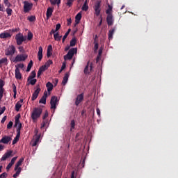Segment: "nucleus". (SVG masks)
<instances>
[{
    "mask_svg": "<svg viewBox=\"0 0 178 178\" xmlns=\"http://www.w3.org/2000/svg\"><path fill=\"white\" fill-rule=\"evenodd\" d=\"M42 113V108L40 107L34 108L32 113H31V119L33 120V122H35Z\"/></svg>",
    "mask_w": 178,
    "mask_h": 178,
    "instance_id": "obj_1",
    "label": "nucleus"
},
{
    "mask_svg": "<svg viewBox=\"0 0 178 178\" xmlns=\"http://www.w3.org/2000/svg\"><path fill=\"white\" fill-rule=\"evenodd\" d=\"M16 52V47L15 45H10L5 50V55L6 56H13Z\"/></svg>",
    "mask_w": 178,
    "mask_h": 178,
    "instance_id": "obj_2",
    "label": "nucleus"
},
{
    "mask_svg": "<svg viewBox=\"0 0 178 178\" xmlns=\"http://www.w3.org/2000/svg\"><path fill=\"white\" fill-rule=\"evenodd\" d=\"M26 40H27V38L24 37L23 33H19L15 35L17 45H22V44H23Z\"/></svg>",
    "mask_w": 178,
    "mask_h": 178,
    "instance_id": "obj_3",
    "label": "nucleus"
},
{
    "mask_svg": "<svg viewBox=\"0 0 178 178\" xmlns=\"http://www.w3.org/2000/svg\"><path fill=\"white\" fill-rule=\"evenodd\" d=\"M74 54H77V49L72 48L70 49L67 54L65 56H64V59L65 60H70L73 58Z\"/></svg>",
    "mask_w": 178,
    "mask_h": 178,
    "instance_id": "obj_4",
    "label": "nucleus"
},
{
    "mask_svg": "<svg viewBox=\"0 0 178 178\" xmlns=\"http://www.w3.org/2000/svg\"><path fill=\"white\" fill-rule=\"evenodd\" d=\"M111 12H112V6L108 5V9L106 11V13L108 15L106 18L108 26H112V14H111Z\"/></svg>",
    "mask_w": 178,
    "mask_h": 178,
    "instance_id": "obj_5",
    "label": "nucleus"
},
{
    "mask_svg": "<svg viewBox=\"0 0 178 178\" xmlns=\"http://www.w3.org/2000/svg\"><path fill=\"white\" fill-rule=\"evenodd\" d=\"M59 100H58V97L52 96L50 100V109H56V106L58 105Z\"/></svg>",
    "mask_w": 178,
    "mask_h": 178,
    "instance_id": "obj_6",
    "label": "nucleus"
},
{
    "mask_svg": "<svg viewBox=\"0 0 178 178\" xmlns=\"http://www.w3.org/2000/svg\"><path fill=\"white\" fill-rule=\"evenodd\" d=\"M95 15L96 16H99L101 13V1L98 0L95 2L94 6Z\"/></svg>",
    "mask_w": 178,
    "mask_h": 178,
    "instance_id": "obj_7",
    "label": "nucleus"
},
{
    "mask_svg": "<svg viewBox=\"0 0 178 178\" xmlns=\"http://www.w3.org/2000/svg\"><path fill=\"white\" fill-rule=\"evenodd\" d=\"M92 69H94V64L92 63H90L88 61L86 66L83 70L85 74H90V72H92Z\"/></svg>",
    "mask_w": 178,
    "mask_h": 178,
    "instance_id": "obj_8",
    "label": "nucleus"
},
{
    "mask_svg": "<svg viewBox=\"0 0 178 178\" xmlns=\"http://www.w3.org/2000/svg\"><path fill=\"white\" fill-rule=\"evenodd\" d=\"M27 58V55L26 54H18L15 56V58L13 60V62H24Z\"/></svg>",
    "mask_w": 178,
    "mask_h": 178,
    "instance_id": "obj_9",
    "label": "nucleus"
},
{
    "mask_svg": "<svg viewBox=\"0 0 178 178\" xmlns=\"http://www.w3.org/2000/svg\"><path fill=\"white\" fill-rule=\"evenodd\" d=\"M83 101H84V93H81L78 95L75 99L76 106H79V105H80Z\"/></svg>",
    "mask_w": 178,
    "mask_h": 178,
    "instance_id": "obj_10",
    "label": "nucleus"
},
{
    "mask_svg": "<svg viewBox=\"0 0 178 178\" xmlns=\"http://www.w3.org/2000/svg\"><path fill=\"white\" fill-rule=\"evenodd\" d=\"M40 91H41V88H40V85L36 86V90L34 91V92L32 95L31 99L33 101H35L36 98H38V95H40Z\"/></svg>",
    "mask_w": 178,
    "mask_h": 178,
    "instance_id": "obj_11",
    "label": "nucleus"
},
{
    "mask_svg": "<svg viewBox=\"0 0 178 178\" xmlns=\"http://www.w3.org/2000/svg\"><path fill=\"white\" fill-rule=\"evenodd\" d=\"M32 8L33 4L31 3H29V1L24 2V12H25V13L30 12V10L32 9Z\"/></svg>",
    "mask_w": 178,
    "mask_h": 178,
    "instance_id": "obj_12",
    "label": "nucleus"
},
{
    "mask_svg": "<svg viewBox=\"0 0 178 178\" xmlns=\"http://www.w3.org/2000/svg\"><path fill=\"white\" fill-rule=\"evenodd\" d=\"M40 137V135H35L33 136V139L31 141L32 147H37V145H38Z\"/></svg>",
    "mask_w": 178,
    "mask_h": 178,
    "instance_id": "obj_13",
    "label": "nucleus"
},
{
    "mask_svg": "<svg viewBox=\"0 0 178 178\" xmlns=\"http://www.w3.org/2000/svg\"><path fill=\"white\" fill-rule=\"evenodd\" d=\"M12 141V137L9 136H4L1 140L0 143L2 144H9Z\"/></svg>",
    "mask_w": 178,
    "mask_h": 178,
    "instance_id": "obj_14",
    "label": "nucleus"
},
{
    "mask_svg": "<svg viewBox=\"0 0 178 178\" xmlns=\"http://www.w3.org/2000/svg\"><path fill=\"white\" fill-rule=\"evenodd\" d=\"M20 118V114L17 115L16 117H15V126L17 127V131H20L21 129H22V123H20V120H19V118Z\"/></svg>",
    "mask_w": 178,
    "mask_h": 178,
    "instance_id": "obj_15",
    "label": "nucleus"
},
{
    "mask_svg": "<svg viewBox=\"0 0 178 178\" xmlns=\"http://www.w3.org/2000/svg\"><path fill=\"white\" fill-rule=\"evenodd\" d=\"M48 97V92L47 91L44 92L43 96L39 101V104H43L45 105L47 104V97Z\"/></svg>",
    "mask_w": 178,
    "mask_h": 178,
    "instance_id": "obj_16",
    "label": "nucleus"
},
{
    "mask_svg": "<svg viewBox=\"0 0 178 178\" xmlns=\"http://www.w3.org/2000/svg\"><path fill=\"white\" fill-rule=\"evenodd\" d=\"M23 99H21L19 101H18L16 104H15V109L16 111V112H19L20 111V108H22V106H23Z\"/></svg>",
    "mask_w": 178,
    "mask_h": 178,
    "instance_id": "obj_17",
    "label": "nucleus"
},
{
    "mask_svg": "<svg viewBox=\"0 0 178 178\" xmlns=\"http://www.w3.org/2000/svg\"><path fill=\"white\" fill-rule=\"evenodd\" d=\"M52 13H54V8L52 7H49L47 10V13H46V16H47V19H49V17H51V16H52Z\"/></svg>",
    "mask_w": 178,
    "mask_h": 178,
    "instance_id": "obj_18",
    "label": "nucleus"
},
{
    "mask_svg": "<svg viewBox=\"0 0 178 178\" xmlns=\"http://www.w3.org/2000/svg\"><path fill=\"white\" fill-rule=\"evenodd\" d=\"M15 79L17 80H22V73H20V70L19 67H17L15 70Z\"/></svg>",
    "mask_w": 178,
    "mask_h": 178,
    "instance_id": "obj_19",
    "label": "nucleus"
},
{
    "mask_svg": "<svg viewBox=\"0 0 178 178\" xmlns=\"http://www.w3.org/2000/svg\"><path fill=\"white\" fill-rule=\"evenodd\" d=\"M69 76H70V73H69V72H67L65 74V76H64V77L63 79V81H62V85L63 86H66V84H67V81L69 80Z\"/></svg>",
    "mask_w": 178,
    "mask_h": 178,
    "instance_id": "obj_20",
    "label": "nucleus"
},
{
    "mask_svg": "<svg viewBox=\"0 0 178 178\" xmlns=\"http://www.w3.org/2000/svg\"><path fill=\"white\" fill-rule=\"evenodd\" d=\"M46 87L47 88L48 93L51 94V91H52V90H54V84H52V83H51V82H47L46 84Z\"/></svg>",
    "mask_w": 178,
    "mask_h": 178,
    "instance_id": "obj_21",
    "label": "nucleus"
},
{
    "mask_svg": "<svg viewBox=\"0 0 178 178\" xmlns=\"http://www.w3.org/2000/svg\"><path fill=\"white\" fill-rule=\"evenodd\" d=\"M12 152H13L12 151H10L5 153L1 157V161H6V159H8V158H9L10 155H12Z\"/></svg>",
    "mask_w": 178,
    "mask_h": 178,
    "instance_id": "obj_22",
    "label": "nucleus"
},
{
    "mask_svg": "<svg viewBox=\"0 0 178 178\" xmlns=\"http://www.w3.org/2000/svg\"><path fill=\"white\" fill-rule=\"evenodd\" d=\"M23 161H24V158H21L17 162V163L15 164V170H17V169H19V166H22V163H23Z\"/></svg>",
    "mask_w": 178,
    "mask_h": 178,
    "instance_id": "obj_23",
    "label": "nucleus"
},
{
    "mask_svg": "<svg viewBox=\"0 0 178 178\" xmlns=\"http://www.w3.org/2000/svg\"><path fill=\"white\" fill-rule=\"evenodd\" d=\"M80 20H81V12H79L75 17V26L80 23Z\"/></svg>",
    "mask_w": 178,
    "mask_h": 178,
    "instance_id": "obj_24",
    "label": "nucleus"
},
{
    "mask_svg": "<svg viewBox=\"0 0 178 178\" xmlns=\"http://www.w3.org/2000/svg\"><path fill=\"white\" fill-rule=\"evenodd\" d=\"M12 37V35L9 33H1L0 34V38L5 39V38H10Z\"/></svg>",
    "mask_w": 178,
    "mask_h": 178,
    "instance_id": "obj_25",
    "label": "nucleus"
},
{
    "mask_svg": "<svg viewBox=\"0 0 178 178\" xmlns=\"http://www.w3.org/2000/svg\"><path fill=\"white\" fill-rule=\"evenodd\" d=\"M19 138H20V131L18 130V131H17V135L15 138L13 140V145H15V144H16L17 141H19Z\"/></svg>",
    "mask_w": 178,
    "mask_h": 178,
    "instance_id": "obj_26",
    "label": "nucleus"
},
{
    "mask_svg": "<svg viewBox=\"0 0 178 178\" xmlns=\"http://www.w3.org/2000/svg\"><path fill=\"white\" fill-rule=\"evenodd\" d=\"M2 65H8V58H3L0 60V67H2Z\"/></svg>",
    "mask_w": 178,
    "mask_h": 178,
    "instance_id": "obj_27",
    "label": "nucleus"
},
{
    "mask_svg": "<svg viewBox=\"0 0 178 178\" xmlns=\"http://www.w3.org/2000/svg\"><path fill=\"white\" fill-rule=\"evenodd\" d=\"M38 56V60H41V59H42V47H39Z\"/></svg>",
    "mask_w": 178,
    "mask_h": 178,
    "instance_id": "obj_28",
    "label": "nucleus"
},
{
    "mask_svg": "<svg viewBox=\"0 0 178 178\" xmlns=\"http://www.w3.org/2000/svg\"><path fill=\"white\" fill-rule=\"evenodd\" d=\"M52 55V45H49L47 47V56L49 58Z\"/></svg>",
    "mask_w": 178,
    "mask_h": 178,
    "instance_id": "obj_29",
    "label": "nucleus"
},
{
    "mask_svg": "<svg viewBox=\"0 0 178 178\" xmlns=\"http://www.w3.org/2000/svg\"><path fill=\"white\" fill-rule=\"evenodd\" d=\"M81 10L84 12H87V10H88V3H87V0L85 1L83 5L82 6Z\"/></svg>",
    "mask_w": 178,
    "mask_h": 178,
    "instance_id": "obj_30",
    "label": "nucleus"
},
{
    "mask_svg": "<svg viewBox=\"0 0 178 178\" xmlns=\"http://www.w3.org/2000/svg\"><path fill=\"white\" fill-rule=\"evenodd\" d=\"M54 38L56 41H60L62 40V36L59 35V33H56L54 34Z\"/></svg>",
    "mask_w": 178,
    "mask_h": 178,
    "instance_id": "obj_31",
    "label": "nucleus"
},
{
    "mask_svg": "<svg viewBox=\"0 0 178 178\" xmlns=\"http://www.w3.org/2000/svg\"><path fill=\"white\" fill-rule=\"evenodd\" d=\"M37 76V74L35 73V71H32L31 73V76L28 77L27 81H30L32 79H34Z\"/></svg>",
    "mask_w": 178,
    "mask_h": 178,
    "instance_id": "obj_32",
    "label": "nucleus"
},
{
    "mask_svg": "<svg viewBox=\"0 0 178 178\" xmlns=\"http://www.w3.org/2000/svg\"><path fill=\"white\" fill-rule=\"evenodd\" d=\"M31 67H33V60L29 61L26 68V72H30V70H31Z\"/></svg>",
    "mask_w": 178,
    "mask_h": 178,
    "instance_id": "obj_33",
    "label": "nucleus"
},
{
    "mask_svg": "<svg viewBox=\"0 0 178 178\" xmlns=\"http://www.w3.org/2000/svg\"><path fill=\"white\" fill-rule=\"evenodd\" d=\"M74 1L76 0H67V6H69V8H72V6H73V3L74 2Z\"/></svg>",
    "mask_w": 178,
    "mask_h": 178,
    "instance_id": "obj_34",
    "label": "nucleus"
},
{
    "mask_svg": "<svg viewBox=\"0 0 178 178\" xmlns=\"http://www.w3.org/2000/svg\"><path fill=\"white\" fill-rule=\"evenodd\" d=\"M6 13H7L8 16H12V13H13V10L10 8H7Z\"/></svg>",
    "mask_w": 178,
    "mask_h": 178,
    "instance_id": "obj_35",
    "label": "nucleus"
},
{
    "mask_svg": "<svg viewBox=\"0 0 178 178\" xmlns=\"http://www.w3.org/2000/svg\"><path fill=\"white\" fill-rule=\"evenodd\" d=\"M20 172H22V168H19L17 169V172L15 174L13 175V177H17V176H19V175H20Z\"/></svg>",
    "mask_w": 178,
    "mask_h": 178,
    "instance_id": "obj_36",
    "label": "nucleus"
},
{
    "mask_svg": "<svg viewBox=\"0 0 178 178\" xmlns=\"http://www.w3.org/2000/svg\"><path fill=\"white\" fill-rule=\"evenodd\" d=\"M29 83L28 84H31V86H34L35 84V83H37V80L35 79H30L29 81H28Z\"/></svg>",
    "mask_w": 178,
    "mask_h": 178,
    "instance_id": "obj_37",
    "label": "nucleus"
},
{
    "mask_svg": "<svg viewBox=\"0 0 178 178\" xmlns=\"http://www.w3.org/2000/svg\"><path fill=\"white\" fill-rule=\"evenodd\" d=\"M71 128H70V131H73V129H74L75 126H76V122H74V120H72L71 121Z\"/></svg>",
    "mask_w": 178,
    "mask_h": 178,
    "instance_id": "obj_38",
    "label": "nucleus"
},
{
    "mask_svg": "<svg viewBox=\"0 0 178 178\" xmlns=\"http://www.w3.org/2000/svg\"><path fill=\"white\" fill-rule=\"evenodd\" d=\"M76 40L75 38H72L71 40V41L70 42V47H74V45H76Z\"/></svg>",
    "mask_w": 178,
    "mask_h": 178,
    "instance_id": "obj_39",
    "label": "nucleus"
},
{
    "mask_svg": "<svg viewBox=\"0 0 178 178\" xmlns=\"http://www.w3.org/2000/svg\"><path fill=\"white\" fill-rule=\"evenodd\" d=\"M4 5H6V6L7 8H10L12 6V4L10 3V2H9V0H4Z\"/></svg>",
    "mask_w": 178,
    "mask_h": 178,
    "instance_id": "obj_40",
    "label": "nucleus"
},
{
    "mask_svg": "<svg viewBox=\"0 0 178 178\" xmlns=\"http://www.w3.org/2000/svg\"><path fill=\"white\" fill-rule=\"evenodd\" d=\"M3 92H5V89H0V102H1L2 98H3Z\"/></svg>",
    "mask_w": 178,
    "mask_h": 178,
    "instance_id": "obj_41",
    "label": "nucleus"
},
{
    "mask_svg": "<svg viewBox=\"0 0 178 178\" xmlns=\"http://www.w3.org/2000/svg\"><path fill=\"white\" fill-rule=\"evenodd\" d=\"M27 40L29 41H31V40H33V33L31 32L28 33Z\"/></svg>",
    "mask_w": 178,
    "mask_h": 178,
    "instance_id": "obj_42",
    "label": "nucleus"
},
{
    "mask_svg": "<svg viewBox=\"0 0 178 178\" xmlns=\"http://www.w3.org/2000/svg\"><path fill=\"white\" fill-rule=\"evenodd\" d=\"M28 20L29 22H35V16L31 15L30 17H28Z\"/></svg>",
    "mask_w": 178,
    "mask_h": 178,
    "instance_id": "obj_43",
    "label": "nucleus"
},
{
    "mask_svg": "<svg viewBox=\"0 0 178 178\" xmlns=\"http://www.w3.org/2000/svg\"><path fill=\"white\" fill-rule=\"evenodd\" d=\"M47 69H48V67H47V65H42L40 67L39 70L42 71V72H45V70H47Z\"/></svg>",
    "mask_w": 178,
    "mask_h": 178,
    "instance_id": "obj_44",
    "label": "nucleus"
},
{
    "mask_svg": "<svg viewBox=\"0 0 178 178\" xmlns=\"http://www.w3.org/2000/svg\"><path fill=\"white\" fill-rule=\"evenodd\" d=\"M3 86H5V82L2 79H0V90H4Z\"/></svg>",
    "mask_w": 178,
    "mask_h": 178,
    "instance_id": "obj_45",
    "label": "nucleus"
},
{
    "mask_svg": "<svg viewBox=\"0 0 178 178\" xmlns=\"http://www.w3.org/2000/svg\"><path fill=\"white\" fill-rule=\"evenodd\" d=\"M13 126V122L12 121H10L7 124V129H12Z\"/></svg>",
    "mask_w": 178,
    "mask_h": 178,
    "instance_id": "obj_46",
    "label": "nucleus"
},
{
    "mask_svg": "<svg viewBox=\"0 0 178 178\" xmlns=\"http://www.w3.org/2000/svg\"><path fill=\"white\" fill-rule=\"evenodd\" d=\"M47 124H48V122L45 120H44V121L42 122V124H41V127H47Z\"/></svg>",
    "mask_w": 178,
    "mask_h": 178,
    "instance_id": "obj_47",
    "label": "nucleus"
},
{
    "mask_svg": "<svg viewBox=\"0 0 178 178\" xmlns=\"http://www.w3.org/2000/svg\"><path fill=\"white\" fill-rule=\"evenodd\" d=\"M67 35H69L68 33H65L64 36L63 37V40H62V42L63 44V42H65V40H66V38H67Z\"/></svg>",
    "mask_w": 178,
    "mask_h": 178,
    "instance_id": "obj_48",
    "label": "nucleus"
},
{
    "mask_svg": "<svg viewBox=\"0 0 178 178\" xmlns=\"http://www.w3.org/2000/svg\"><path fill=\"white\" fill-rule=\"evenodd\" d=\"M15 67H18V69H23V67H24V64L23 63H20V64H18L17 65H15Z\"/></svg>",
    "mask_w": 178,
    "mask_h": 178,
    "instance_id": "obj_49",
    "label": "nucleus"
},
{
    "mask_svg": "<svg viewBox=\"0 0 178 178\" xmlns=\"http://www.w3.org/2000/svg\"><path fill=\"white\" fill-rule=\"evenodd\" d=\"M16 159H17V157H13V158L11 159L10 163L11 165H15V162H16Z\"/></svg>",
    "mask_w": 178,
    "mask_h": 178,
    "instance_id": "obj_50",
    "label": "nucleus"
},
{
    "mask_svg": "<svg viewBox=\"0 0 178 178\" xmlns=\"http://www.w3.org/2000/svg\"><path fill=\"white\" fill-rule=\"evenodd\" d=\"M8 177V174L6 172H3L0 175V178H6Z\"/></svg>",
    "mask_w": 178,
    "mask_h": 178,
    "instance_id": "obj_51",
    "label": "nucleus"
},
{
    "mask_svg": "<svg viewBox=\"0 0 178 178\" xmlns=\"http://www.w3.org/2000/svg\"><path fill=\"white\" fill-rule=\"evenodd\" d=\"M6 111V107L3 106V108H0V115H2Z\"/></svg>",
    "mask_w": 178,
    "mask_h": 178,
    "instance_id": "obj_52",
    "label": "nucleus"
},
{
    "mask_svg": "<svg viewBox=\"0 0 178 178\" xmlns=\"http://www.w3.org/2000/svg\"><path fill=\"white\" fill-rule=\"evenodd\" d=\"M108 40H109V41H111V40H112V29L109 30V32H108Z\"/></svg>",
    "mask_w": 178,
    "mask_h": 178,
    "instance_id": "obj_53",
    "label": "nucleus"
},
{
    "mask_svg": "<svg viewBox=\"0 0 178 178\" xmlns=\"http://www.w3.org/2000/svg\"><path fill=\"white\" fill-rule=\"evenodd\" d=\"M52 63H54L53 62H52V60H49L47 62V63H46V66H47V67H49V66H51V65H52Z\"/></svg>",
    "mask_w": 178,
    "mask_h": 178,
    "instance_id": "obj_54",
    "label": "nucleus"
},
{
    "mask_svg": "<svg viewBox=\"0 0 178 178\" xmlns=\"http://www.w3.org/2000/svg\"><path fill=\"white\" fill-rule=\"evenodd\" d=\"M47 118H48V111H46L43 117H42V119H43V120H45V119Z\"/></svg>",
    "mask_w": 178,
    "mask_h": 178,
    "instance_id": "obj_55",
    "label": "nucleus"
},
{
    "mask_svg": "<svg viewBox=\"0 0 178 178\" xmlns=\"http://www.w3.org/2000/svg\"><path fill=\"white\" fill-rule=\"evenodd\" d=\"M18 49H19V52H22V53L24 52V48L23 47V46L19 47Z\"/></svg>",
    "mask_w": 178,
    "mask_h": 178,
    "instance_id": "obj_56",
    "label": "nucleus"
},
{
    "mask_svg": "<svg viewBox=\"0 0 178 178\" xmlns=\"http://www.w3.org/2000/svg\"><path fill=\"white\" fill-rule=\"evenodd\" d=\"M95 43V47H94V49H95V51H97L98 50V43L95 42H94Z\"/></svg>",
    "mask_w": 178,
    "mask_h": 178,
    "instance_id": "obj_57",
    "label": "nucleus"
},
{
    "mask_svg": "<svg viewBox=\"0 0 178 178\" xmlns=\"http://www.w3.org/2000/svg\"><path fill=\"white\" fill-rule=\"evenodd\" d=\"M57 2H58V0H54V1L50 0L51 5H56Z\"/></svg>",
    "mask_w": 178,
    "mask_h": 178,
    "instance_id": "obj_58",
    "label": "nucleus"
},
{
    "mask_svg": "<svg viewBox=\"0 0 178 178\" xmlns=\"http://www.w3.org/2000/svg\"><path fill=\"white\" fill-rule=\"evenodd\" d=\"M12 166H13V164H11L10 163H9L6 167V170H9V169H10V168H12Z\"/></svg>",
    "mask_w": 178,
    "mask_h": 178,
    "instance_id": "obj_59",
    "label": "nucleus"
},
{
    "mask_svg": "<svg viewBox=\"0 0 178 178\" xmlns=\"http://www.w3.org/2000/svg\"><path fill=\"white\" fill-rule=\"evenodd\" d=\"M13 92H17V90L16 89V85L13 83Z\"/></svg>",
    "mask_w": 178,
    "mask_h": 178,
    "instance_id": "obj_60",
    "label": "nucleus"
},
{
    "mask_svg": "<svg viewBox=\"0 0 178 178\" xmlns=\"http://www.w3.org/2000/svg\"><path fill=\"white\" fill-rule=\"evenodd\" d=\"M60 24H57L56 25V31H58V30H59L60 29Z\"/></svg>",
    "mask_w": 178,
    "mask_h": 178,
    "instance_id": "obj_61",
    "label": "nucleus"
},
{
    "mask_svg": "<svg viewBox=\"0 0 178 178\" xmlns=\"http://www.w3.org/2000/svg\"><path fill=\"white\" fill-rule=\"evenodd\" d=\"M6 121V116H4V117L2 118L1 121V123L2 124H3V123H5Z\"/></svg>",
    "mask_w": 178,
    "mask_h": 178,
    "instance_id": "obj_62",
    "label": "nucleus"
},
{
    "mask_svg": "<svg viewBox=\"0 0 178 178\" xmlns=\"http://www.w3.org/2000/svg\"><path fill=\"white\" fill-rule=\"evenodd\" d=\"M70 24H72V18L67 19V25L70 26Z\"/></svg>",
    "mask_w": 178,
    "mask_h": 178,
    "instance_id": "obj_63",
    "label": "nucleus"
},
{
    "mask_svg": "<svg viewBox=\"0 0 178 178\" xmlns=\"http://www.w3.org/2000/svg\"><path fill=\"white\" fill-rule=\"evenodd\" d=\"M41 74H42V71H40V70L38 72V77L40 78V76H41Z\"/></svg>",
    "mask_w": 178,
    "mask_h": 178,
    "instance_id": "obj_64",
    "label": "nucleus"
}]
</instances>
